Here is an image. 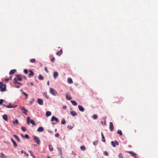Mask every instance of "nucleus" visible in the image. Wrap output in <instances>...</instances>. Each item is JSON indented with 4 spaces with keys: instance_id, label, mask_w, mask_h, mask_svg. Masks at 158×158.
<instances>
[{
    "instance_id": "f257e3e1",
    "label": "nucleus",
    "mask_w": 158,
    "mask_h": 158,
    "mask_svg": "<svg viewBox=\"0 0 158 158\" xmlns=\"http://www.w3.org/2000/svg\"><path fill=\"white\" fill-rule=\"evenodd\" d=\"M6 89V86L1 82H0V90L1 92L5 91Z\"/></svg>"
},
{
    "instance_id": "f03ea898",
    "label": "nucleus",
    "mask_w": 158,
    "mask_h": 158,
    "mask_svg": "<svg viewBox=\"0 0 158 158\" xmlns=\"http://www.w3.org/2000/svg\"><path fill=\"white\" fill-rule=\"evenodd\" d=\"M27 122L28 124H29L30 123H31L33 126H35L36 125V124L34 121L32 119H31L30 117H28L27 118Z\"/></svg>"
},
{
    "instance_id": "7ed1b4c3",
    "label": "nucleus",
    "mask_w": 158,
    "mask_h": 158,
    "mask_svg": "<svg viewBox=\"0 0 158 158\" xmlns=\"http://www.w3.org/2000/svg\"><path fill=\"white\" fill-rule=\"evenodd\" d=\"M50 93L54 96L56 95L57 94V92L52 88L50 89Z\"/></svg>"
},
{
    "instance_id": "20e7f679",
    "label": "nucleus",
    "mask_w": 158,
    "mask_h": 158,
    "mask_svg": "<svg viewBox=\"0 0 158 158\" xmlns=\"http://www.w3.org/2000/svg\"><path fill=\"white\" fill-rule=\"evenodd\" d=\"M34 141L38 144L39 145L40 143V141L39 138L35 136H33Z\"/></svg>"
},
{
    "instance_id": "39448f33",
    "label": "nucleus",
    "mask_w": 158,
    "mask_h": 158,
    "mask_svg": "<svg viewBox=\"0 0 158 158\" xmlns=\"http://www.w3.org/2000/svg\"><path fill=\"white\" fill-rule=\"evenodd\" d=\"M21 110H23L22 112L26 115L27 114V110L24 107H21Z\"/></svg>"
},
{
    "instance_id": "423d86ee",
    "label": "nucleus",
    "mask_w": 158,
    "mask_h": 158,
    "mask_svg": "<svg viewBox=\"0 0 158 158\" xmlns=\"http://www.w3.org/2000/svg\"><path fill=\"white\" fill-rule=\"evenodd\" d=\"M109 128L111 131H113L114 127L112 122H110V123Z\"/></svg>"
},
{
    "instance_id": "0eeeda50",
    "label": "nucleus",
    "mask_w": 158,
    "mask_h": 158,
    "mask_svg": "<svg viewBox=\"0 0 158 158\" xmlns=\"http://www.w3.org/2000/svg\"><path fill=\"white\" fill-rule=\"evenodd\" d=\"M111 144L114 147H116L115 144L117 145H118L119 143L117 141H115L114 142L112 141L111 142Z\"/></svg>"
},
{
    "instance_id": "6e6552de",
    "label": "nucleus",
    "mask_w": 158,
    "mask_h": 158,
    "mask_svg": "<svg viewBox=\"0 0 158 158\" xmlns=\"http://www.w3.org/2000/svg\"><path fill=\"white\" fill-rule=\"evenodd\" d=\"M37 102L40 105H42L43 104V100L41 99L38 98L37 99Z\"/></svg>"
},
{
    "instance_id": "1a4fd4ad",
    "label": "nucleus",
    "mask_w": 158,
    "mask_h": 158,
    "mask_svg": "<svg viewBox=\"0 0 158 158\" xmlns=\"http://www.w3.org/2000/svg\"><path fill=\"white\" fill-rule=\"evenodd\" d=\"M66 98L68 100H70L72 99V98L69 93H67L66 94Z\"/></svg>"
},
{
    "instance_id": "9d476101",
    "label": "nucleus",
    "mask_w": 158,
    "mask_h": 158,
    "mask_svg": "<svg viewBox=\"0 0 158 158\" xmlns=\"http://www.w3.org/2000/svg\"><path fill=\"white\" fill-rule=\"evenodd\" d=\"M17 106V105L13 106L11 104V103H9V105H7V108H15Z\"/></svg>"
},
{
    "instance_id": "9b49d317",
    "label": "nucleus",
    "mask_w": 158,
    "mask_h": 158,
    "mask_svg": "<svg viewBox=\"0 0 158 158\" xmlns=\"http://www.w3.org/2000/svg\"><path fill=\"white\" fill-rule=\"evenodd\" d=\"M71 114L73 116H74L77 115V113L73 110H72L70 111Z\"/></svg>"
},
{
    "instance_id": "f8f14e48",
    "label": "nucleus",
    "mask_w": 158,
    "mask_h": 158,
    "mask_svg": "<svg viewBox=\"0 0 158 158\" xmlns=\"http://www.w3.org/2000/svg\"><path fill=\"white\" fill-rule=\"evenodd\" d=\"M54 120L56 121V122H58L59 120L58 119L56 118L54 116H53L51 118V121H53Z\"/></svg>"
},
{
    "instance_id": "ddd939ff",
    "label": "nucleus",
    "mask_w": 158,
    "mask_h": 158,
    "mask_svg": "<svg viewBox=\"0 0 158 158\" xmlns=\"http://www.w3.org/2000/svg\"><path fill=\"white\" fill-rule=\"evenodd\" d=\"M17 77L18 80L19 81H22V76L21 75H17Z\"/></svg>"
},
{
    "instance_id": "4468645a",
    "label": "nucleus",
    "mask_w": 158,
    "mask_h": 158,
    "mask_svg": "<svg viewBox=\"0 0 158 158\" xmlns=\"http://www.w3.org/2000/svg\"><path fill=\"white\" fill-rule=\"evenodd\" d=\"M11 140L12 142L14 147L15 148L17 147V145L15 142L12 138L11 139Z\"/></svg>"
},
{
    "instance_id": "2eb2a0df",
    "label": "nucleus",
    "mask_w": 158,
    "mask_h": 158,
    "mask_svg": "<svg viewBox=\"0 0 158 158\" xmlns=\"http://www.w3.org/2000/svg\"><path fill=\"white\" fill-rule=\"evenodd\" d=\"M62 49H61L60 51H59L58 52H57L56 53V54L57 56H59L61 55L62 53Z\"/></svg>"
},
{
    "instance_id": "dca6fc26",
    "label": "nucleus",
    "mask_w": 158,
    "mask_h": 158,
    "mask_svg": "<svg viewBox=\"0 0 158 158\" xmlns=\"http://www.w3.org/2000/svg\"><path fill=\"white\" fill-rule=\"evenodd\" d=\"M78 108L79 110L83 112L84 111V108L81 106L79 105L78 106Z\"/></svg>"
},
{
    "instance_id": "f3484780",
    "label": "nucleus",
    "mask_w": 158,
    "mask_h": 158,
    "mask_svg": "<svg viewBox=\"0 0 158 158\" xmlns=\"http://www.w3.org/2000/svg\"><path fill=\"white\" fill-rule=\"evenodd\" d=\"M58 74L57 72H55L54 73L53 77L54 79H56L58 77Z\"/></svg>"
},
{
    "instance_id": "a211bd4d",
    "label": "nucleus",
    "mask_w": 158,
    "mask_h": 158,
    "mask_svg": "<svg viewBox=\"0 0 158 158\" xmlns=\"http://www.w3.org/2000/svg\"><path fill=\"white\" fill-rule=\"evenodd\" d=\"M3 119L6 121H7L8 120L7 116L6 114H5L3 115L2 116Z\"/></svg>"
},
{
    "instance_id": "6ab92c4d",
    "label": "nucleus",
    "mask_w": 158,
    "mask_h": 158,
    "mask_svg": "<svg viewBox=\"0 0 158 158\" xmlns=\"http://www.w3.org/2000/svg\"><path fill=\"white\" fill-rule=\"evenodd\" d=\"M13 136L15 138L17 139V141L18 142H20V139L17 135H13Z\"/></svg>"
},
{
    "instance_id": "aec40b11",
    "label": "nucleus",
    "mask_w": 158,
    "mask_h": 158,
    "mask_svg": "<svg viewBox=\"0 0 158 158\" xmlns=\"http://www.w3.org/2000/svg\"><path fill=\"white\" fill-rule=\"evenodd\" d=\"M37 131L41 132L44 131V128L42 127H39L37 130Z\"/></svg>"
},
{
    "instance_id": "412c9836",
    "label": "nucleus",
    "mask_w": 158,
    "mask_h": 158,
    "mask_svg": "<svg viewBox=\"0 0 158 158\" xmlns=\"http://www.w3.org/2000/svg\"><path fill=\"white\" fill-rule=\"evenodd\" d=\"M129 153L132 156L135 157L136 156V155L133 152H129Z\"/></svg>"
},
{
    "instance_id": "4be33fe9",
    "label": "nucleus",
    "mask_w": 158,
    "mask_h": 158,
    "mask_svg": "<svg viewBox=\"0 0 158 158\" xmlns=\"http://www.w3.org/2000/svg\"><path fill=\"white\" fill-rule=\"evenodd\" d=\"M0 157L2 158H7V157L2 152L0 153Z\"/></svg>"
},
{
    "instance_id": "5701e85b",
    "label": "nucleus",
    "mask_w": 158,
    "mask_h": 158,
    "mask_svg": "<svg viewBox=\"0 0 158 158\" xmlns=\"http://www.w3.org/2000/svg\"><path fill=\"white\" fill-rule=\"evenodd\" d=\"M29 71L30 72V73L29 74V77H30L31 76H33V75H34V73L31 70H29Z\"/></svg>"
},
{
    "instance_id": "b1692460",
    "label": "nucleus",
    "mask_w": 158,
    "mask_h": 158,
    "mask_svg": "<svg viewBox=\"0 0 158 158\" xmlns=\"http://www.w3.org/2000/svg\"><path fill=\"white\" fill-rule=\"evenodd\" d=\"M16 71V70L15 69H12V70H11L10 71V73H9V74L11 75V74H14V73H15Z\"/></svg>"
},
{
    "instance_id": "393cba45",
    "label": "nucleus",
    "mask_w": 158,
    "mask_h": 158,
    "mask_svg": "<svg viewBox=\"0 0 158 158\" xmlns=\"http://www.w3.org/2000/svg\"><path fill=\"white\" fill-rule=\"evenodd\" d=\"M71 102L72 104L74 106H76L77 105V102L71 100Z\"/></svg>"
},
{
    "instance_id": "a878e982",
    "label": "nucleus",
    "mask_w": 158,
    "mask_h": 158,
    "mask_svg": "<svg viewBox=\"0 0 158 158\" xmlns=\"http://www.w3.org/2000/svg\"><path fill=\"white\" fill-rule=\"evenodd\" d=\"M68 82L69 84L72 83L73 82L72 79L70 77L69 78L68 80Z\"/></svg>"
},
{
    "instance_id": "bb28decb",
    "label": "nucleus",
    "mask_w": 158,
    "mask_h": 158,
    "mask_svg": "<svg viewBox=\"0 0 158 158\" xmlns=\"http://www.w3.org/2000/svg\"><path fill=\"white\" fill-rule=\"evenodd\" d=\"M51 113L50 111H47L46 112V115L47 117H48L50 115H51Z\"/></svg>"
},
{
    "instance_id": "cd10ccee",
    "label": "nucleus",
    "mask_w": 158,
    "mask_h": 158,
    "mask_svg": "<svg viewBox=\"0 0 158 158\" xmlns=\"http://www.w3.org/2000/svg\"><path fill=\"white\" fill-rule=\"evenodd\" d=\"M48 147H49V150L50 151L52 152L53 151V148L52 147L51 145H50V144L48 146Z\"/></svg>"
},
{
    "instance_id": "c85d7f7f",
    "label": "nucleus",
    "mask_w": 158,
    "mask_h": 158,
    "mask_svg": "<svg viewBox=\"0 0 158 158\" xmlns=\"http://www.w3.org/2000/svg\"><path fill=\"white\" fill-rule=\"evenodd\" d=\"M38 78L39 80H43L44 78L41 75H40L38 77Z\"/></svg>"
},
{
    "instance_id": "c756f323",
    "label": "nucleus",
    "mask_w": 158,
    "mask_h": 158,
    "mask_svg": "<svg viewBox=\"0 0 158 158\" xmlns=\"http://www.w3.org/2000/svg\"><path fill=\"white\" fill-rule=\"evenodd\" d=\"M57 149L59 151V152H60V156H62V151L61 150V149L60 148H59V147H58L57 148Z\"/></svg>"
},
{
    "instance_id": "7c9ffc66",
    "label": "nucleus",
    "mask_w": 158,
    "mask_h": 158,
    "mask_svg": "<svg viewBox=\"0 0 158 158\" xmlns=\"http://www.w3.org/2000/svg\"><path fill=\"white\" fill-rule=\"evenodd\" d=\"M28 151L29 152V153L31 154V156L33 157V158H35V156L33 154V152H32L31 151L28 150Z\"/></svg>"
},
{
    "instance_id": "2f4dec72",
    "label": "nucleus",
    "mask_w": 158,
    "mask_h": 158,
    "mask_svg": "<svg viewBox=\"0 0 158 158\" xmlns=\"http://www.w3.org/2000/svg\"><path fill=\"white\" fill-rule=\"evenodd\" d=\"M117 133L119 134L120 135H123L122 131L120 130H118L117 131Z\"/></svg>"
},
{
    "instance_id": "473e14b6",
    "label": "nucleus",
    "mask_w": 158,
    "mask_h": 158,
    "mask_svg": "<svg viewBox=\"0 0 158 158\" xmlns=\"http://www.w3.org/2000/svg\"><path fill=\"white\" fill-rule=\"evenodd\" d=\"M12 78V76H10V78H6V79H5V81H9V80L11 79Z\"/></svg>"
},
{
    "instance_id": "72a5a7b5",
    "label": "nucleus",
    "mask_w": 158,
    "mask_h": 158,
    "mask_svg": "<svg viewBox=\"0 0 158 158\" xmlns=\"http://www.w3.org/2000/svg\"><path fill=\"white\" fill-rule=\"evenodd\" d=\"M92 118L94 119H96L97 118L98 116L96 114H94Z\"/></svg>"
},
{
    "instance_id": "f704fd0d",
    "label": "nucleus",
    "mask_w": 158,
    "mask_h": 158,
    "mask_svg": "<svg viewBox=\"0 0 158 158\" xmlns=\"http://www.w3.org/2000/svg\"><path fill=\"white\" fill-rule=\"evenodd\" d=\"M66 123V121L64 119H63L61 121V124H64Z\"/></svg>"
},
{
    "instance_id": "c9c22d12",
    "label": "nucleus",
    "mask_w": 158,
    "mask_h": 158,
    "mask_svg": "<svg viewBox=\"0 0 158 158\" xmlns=\"http://www.w3.org/2000/svg\"><path fill=\"white\" fill-rule=\"evenodd\" d=\"M44 96H45L47 98H49L48 96L47 95V92H44Z\"/></svg>"
},
{
    "instance_id": "e433bc0d",
    "label": "nucleus",
    "mask_w": 158,
    "mask_h": 158,
    "mask_svg": "<svg viewBox=\"0 0 158 158\" xmlns=\"http://www.w3.org/2000/svg\"><path fill=\"white\" fill-rule=\"evenodd\" d=\"M30 61L31 63H34L35 62V59L33 58L31 59L30 60Z\"/></svg>"
},
{
    "instance_id": "4c0bfd02",
    "label": "nucleus",
    "mask_w": 158,
    "mask_h": 158,
    "mask_svg": "<svg viewBox=\"0 0 158 158\" xmlns=\"http://www.w3.org/2000/svg\"><path fill=\"white\" fill-rule=\"evenodd\" d=\"M81 149L82 151H85V148L84 146H81Z\"/></svg>"
},
{
    "instance_id": "58836bf2",
    "label": "nucleus",
    "mask_w": 158,
    "mask_h": 158,
    "mask_svg": "<svg viewBox=\"0 0 158 158\" xmlns=\"http://www.w3.org/2000/svg\"><path fill=\"white\" fill-rule=\"evenodd\" d=\"M21 129L23 131H25L26 130V128L24 127H22Z\"/></svg>"
},
{
    "instance_id": "ea45409f",
    "label": "nucleus",
    "mask_w": 158,
    "mask_h": 158,
    "mask_svg": "<svg viewBox=\"0 0 158 158\" xmlns=\"http://www.w3.org/2000/svg\"><path fill=\"white\" fill-rule=\"evenodd\" d=\"M118 157L119 158H123L122 154L121 153H120L119 154Z\"/></svg>"
},
{
    "instance_id": "a19ab883",
    "label": "nucleus",
    "mask_w": 158,
    "mask_h": 158,
    "mask_svg": "<svg viewBox=\"0 0 158 158\" xmlns=\"http://www.w3.org/2000/svg\"><path fill=\"white\" fill-rule=\"evenodd\" d=\"M67 127L69 129H72L73 128V127L71 126L68 125L67 126Z\"/></svg>"
},
{
    "instance_id": "79ce46f5",
    "label": "nucleus",
    "mask_w": 158,
    "mask_h": 158,
    "mask_svg": "<svg viewBox=\"0 0 158 158\" xmlns=\"http://www.w3.org/2000/svg\"><path fill=\"white\" fill-rule=\"evenodd\" d=\"M24 73L25 74H27L28 72V71L27 69H24Z\"/></svg>"
},
{
    "instance_id": "37998d69",
    "label": "nucleus",
    "mask_w": 158,
    "mask_h": 158,
    "mask_svg": "<svg viewBox=\"0 0 158 158\" xmlns=\"http://www.w3.org/2000/svg\"><path fill=\"white\" fill-rule=\"evenodd\" d=\"M102 141L103 142H105V137L104 136V135H103V136H102Z\"/></svg>"
},
{
    "instance_id": "c03bdc74",
    "label": "nucleus",
    "mask_w": 158,
    "mask_h": 158,
    "mask_svg": "<svg viewBox=\"0 0 158 158\" xmlns=\"http://www.w3.org/2000/svg\"><path fill=\"white\" fill-rule=\"evenodd\" d=\"M24 137H25L27 139H28L29 138V137L27 134H25L24 136Z\"/></svg>"
},
{
    "instance_id": "a18cd8bd",
    "label": "nucleus",
    "mask_w": 158,
    "mask_h": 158,
    "mask_svg": "<svg viewBox=\"0 0 158 158\" xmlns=\"http://www.w3.org/2000/svg\"><path fill=\"white\" fill-rule=\"evenodd\" d=\"M104 154L106 156H107L108 155V153L106 151H104Z\"/></svg>"
},
{
    "instance_id": "49530a36",
    "label": "nucleus",
    "mask_w": 158,
    "mask_h": 158,
    "mask_svg": "<svg viewBox=\"0 0 158 158\" xmlns=\"http://www.w3.org/2000/svg\"><path fill=\"white\" fill-rule=\"evenodd\" d=\"M4 100L2 99L0 100V105H2V104L3 102L4 101Z\"/></svg>"
},
{
    "instance_id": "de8ad7c7",
    "label": "nucleus",
    "mask_w": 158,
    "mask_h": 158,
    "mask_svg": "<svg viewBox=\"0 0 158 158\" xmlns=\"http://www.w3.org/2000/svg\"><path fill=\"white\" fill-rule=\"evenodd\" d=\"M98 143V141H95V142H93V144L94 145H96V144H97Z\"/></svg>"
},
{
    "instance_id": "09e8293b",
    "label": "nucleus",
    "mask_w": 158,
    "mask_h": 158,
    "mask_svg": "<svg viewBox=\"0 0 158 158\" xmlns=\"http://www.w3.org/2000/svg\"><path fill=\"white\" fill-rule=\"evenodd\" d=\"M17 81L16 78H14V83H17Z\"/></svg>"
},
{
    "instance_id": "8fccbe9b",
    "label": "nucleus",
    "mask_w": 158,
    "mask_h": 158,
    "mask_svg": "<svg viewBox=\"0 0 158 158\" xmlns=\"http://www.w3.org/2000/svg\"><path fill=\"white\" fill-rule=\"evenodd\" d=\"M23 94L24 95H25V96H26V98H27L28 97L27 94L25 92H23Z\"/></svg>"
},
{
    "instance_id": "3c124183",
    "label": "nucleus",
    "mask_w": 158,
    "mask_h": 158,
    "mask_svg": "<svg viewBox=\"0 0 158 158\" xmlns=\"http://www.w3.org/2000/svg\"><path fill=\"white\" fill-rule=\"evenodd\" d=\"M51 60V61L54 62L55 60V58L54 57H53Z\"/></svg>"
},
{
    "instance_id": "603ef678",
    "label": "nucleus",
    "mask_w": 158,
    "mask_h": 158,
    "mask_svg": "<svg viewBox=\"0 0 158 158\" xmlns=\"http://www.w3.org/2000/svg\"><path fill=\"white\" fill-rule=\"evenodd\" d=\"M59 136V134L58 133H56L55 135V136L56 137H58Z\"/></svg>"
},
{
    "instance_id": "864d4df0",
    "label": "nucleus",
    "mask_w": 158,
    "mask_h": 158,
    "mask_svg": "<svg viewBox=\"0 0 158 158\" xmlns=\"http://www.w3.org/2000/svg\"><path fill=\"white\" fill-rule=\"evenodd\" d=\"M35 100L34 99H32L31 101L30 102V103L32 104L34 102Z\"/></svg>"
},
{
    "instance_id": "5fc2aeb1",
    "label": "nucleus",
    "mask_w": 158,
    "mask_h": 158,
    "mask_svg": "<svg viewBox=\"0 0 158 158\" xmlns=\"http://www.w3.org/2000/svg\"><path fill=\"white\" fill-rule=\"evenodd\" d=\"M45 70L47 73H48L49 72V71H48V69H47V67H45Z\"/></svg>"
},
{
    "instance_id": "6e6d98bb",
    "label": "nucleus",
    "mask_w": 158,
    "mask_h": 158,
    "mask_svg": "<svg viewBox=\"0 0 158 158\" xmlns=\"http://www.w3.org/2000/svg\"><path fill=\"white\" fill-rule=\"evenodd\" d=\"M67 108V106H63V109L64 110H65Z\"/></svg>"
},
{
    "instance_id": "4d7b16f0",
    "label": "nucleus",
    "mask_w": 158,
    "mask_h": 158,
    "mask_svg": "<svg viewBox=\"0 0 158 158\" xmlns=\"http://www.w3.org/2000/svg\"><path fill=\"white\" fill-rule=\"evenodd\" d=\"M15 123H16L17 124H18V120L17 119H16L15 120Z\"/></svg>"
},
{
    "instance_id": "13d9d810",
    "label": "nucleus",
    "mask_w": 158,
    "mask_h": 158,
    "mask_svg": "<svg viewBox=\"0 0 158 158\" xmlns=\"http://www.w3.org/2000/svg\"><path fill=\"white\" fill-rule=\"evenodd\" d=\"M22 77H23L25 80H27V78L24 76H22Z\"/></svg>"
},
{
    "instance_id": "bf43d9fd",
    "label": "nucleus",
    "mask_w": 158,
    "mask_h": 158,
    "mask_svg": "<svg viewBox=\"0 0 158 158\" xmlns=\"http://www.w3.org/2000/svg\"><path fill=\"white\" fill-rule=\"evenodd\" d=\"M15 87L17 88H19L20 87L19 85H15Z\"/></svg>"
},
{
    "instance_id": "052dcab7",
    "label": "nucleus",
    "mask_w": 158,
    "mask_h": 158,
    "mask_svg": "<svg viewBox=\"0 0 158 158\" xmlns=\"http://www.w3.org/2000/svg\"><path fill=\"white\" fill-rule=\"evenodd\" d=\"M16 84H19L20 85H22V84L20 82H17Z\"/></svg>"
},
{
    "instance_id": "680f3d73",
    "label": "nucleus",
    "mask_w": 158,
    "mask_h": 158,
    "mask_svg": "<svg viewBox=\"0 0 158 158\" xmlns=\"http://www.w3.org/2000/svg\"><path fill=\"white\" fill-rule=\"evenodd\" d=\"M24 154L27 156H28V154H27L26 152H24Z\"/></svg>"
},
{
    "instance_id": "e2e57ef3",
    "label": "nucleus",
    "mask_w": 158,
    "mask_h": 158,
    "mask_svg": "<svg viewBox=\"0 0 158 158\" xmlns=\"http://www.w3.org/2000/svg\"><path fill=\"white\" fill-rule=\"evenodd\" d=\"M3 106H4V107H6L7 108V105H5V104H3Z\"/></svg>"
},
{
    "instance_id": "0e129e2a",
    "label": "nucleus",
    "mask_w": 158,
    "mask_h": 158,
    "mask_svg": "<svg viewBox=\"0 0 158 158\" xmlns=\"http://www.w3.org/2000/svg\"><path fill=\"white\" fill-rule=\"evenodd\" d=\"M21 153L23 154V153H24V152H23V150H22L21 152Z\"/></svg>"
},
{
    "instance_id": "69168bd1",
    "label": "nucleus",
    "mask_w": 158,
    "mask_h": 158,
    "mask_svg": "<svg viewBox=\"0 0 158 158\" xmlns=\"http://www.w3.org/2000/svg\"><path fill=\"white\" fill-rule=\"evenodd\" d=\"M21 136L22 137H24V136L23 135H21Z\"/></svg>"
},
{
    "instance_id": "338daca9",
    "label": "nucleus",
    "mask_w": 158,
    "mask_h": 158,
    "mask_svg": "<svg viewBox=\"0 0 158 158\" xmlns=\"http://www.w3.org/2000/svg\"><path fill=\"white\" fill-rule=\"evenodd\" d=\"M47 84H48V85H49V81H48V82H47Z\"/></svg>"
},
{
    "instance_id": "774afa93",
    "label": "nucleus",
    "mask_w": 158,
    "mask_h": 158,
    "mask_svg": "<svg viewBox=\"0 0 158 158\" xmlns=\"http://www.w3.org/2000/svg\"><path fill=\"white\" fill-rule=\"evenodd\" d=\"M31 85L32 86L33 85V84L32 83H31Z\"/></svg>"
}]
</instances>
